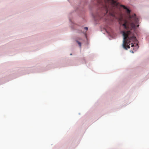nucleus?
Here are the masks:
<instances>
[{
  "label": "nucleus",
  "instance_id": "nucleus-1",
  "mask_svg": "<svg viewBox=\"0 0 149 149\" xmlns=\"http://www.w3.org/2000/svg\"><path fill=\"white\" fill-rule=\"evenodd\" d=\"M132 30H133V29L125 30V31H121L120 32L122 34L123 37L122 46L124 49L127 50L128 48H130V47L129 45L127 46V47H126L125 45V42L127 43V45L132 42H135L136 43H134V44L132 43L130 45H131V47H134L133 49L135 50V51H136L138 49L139 47V45L138 43L139 42L134 33L132 31Z\"/></svg>",
  "mask_w": 149,
  "mask_h": 149
},
{
  "label": "nucleus",
  "instance_id": "nucleus-2",
  "mask_svg": "<svg viewBox=\"0 0 149 149\" xmlns=\"http://www.w3.org/2000/svg\"><path fill=\"white\" fill-rule=\"evenodd\" d=\"M71 13H70L68 16L69 21L70 22V25L72 29L75 32L78 33H83L81 29L80 28H77V24L74 23L72 21V18L71 16Z\"/></svg>",
  "mask_w": 149,
  "mask_h": 149
},
{
  "label": "nucleus",
  "instance_id": "nucleus-3",
  "mask_svg": "<svg viewBox=\"0 0 149 149\" xmlns=\"http://www.w3.org/2000/svg\"><path fill=\"white\" fill-rule=\"evenodd\" d=\"M76 41L78 43V44L79 45V46L80 47L81 46V42L77 40H76Z\"/></svg>",
  "mask_w": 149,
  "mask_h": 149
},
{
  "label": "nucleus",
  "instance_id": "nucleus-4",
  "mask_svg": "<svg viewBox=\"0 0 149 149\" xmlns=\"http://www.w3.org/2000/svg\"><path fill=\"white\" fill-rule=\"evenodd\" d=\"M105 31H106V32H107V33H108V34L111 37V35L110 33V32H109V31H107V30L105 29Z\"/></svg>",
  "mask_w": 149,
  "mask_h": 149
},
{
  "label": "nucleus",
  "instance_id": "nucleus-5",
  "mask_svg": "<svg viewBox=\"0 0 149 149\" xmlns=\"http://www.w3.org/2000/svg\"><path fill=\"white\" fill-rule=\"evenodd\" d=\"M84 29H85L86 30H87L88 29V28L87 27H84Z\"/></svg>",
  "mask_w": 149,
  "mask_h": 149
},
{
  "label": "nucleus",
  "instance_id": "nucleus-6",
  "mask_svg": "<svg viewBox=\"0 0 149 149\" xmlns=\"http://www.w3.org/2000/svg\"><path fill=\"white\" fill-rule=\"evenodd\" d=\"M130 52H131V53H134V52L133 51H132V50H130Z\"/></svg>",
  "mask_w": 149,
  "mask_h": 149
},
{
  "label": "nucleus",
  "instance_id": "nucleus-7",
  "mask_svg": "<svg viewBox=\"0 0 149 149\" xmlns=\"http://www.w3.org/2000/svg\"><path fill=\"white\" fill-rule=\"evenodd\" d=\"M70 55H72V54H71H71H70Z\"/></svg>",
  "mask_w": 149,
  "mask_h": 149
}]
</instances>
